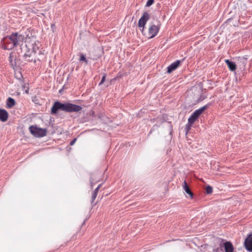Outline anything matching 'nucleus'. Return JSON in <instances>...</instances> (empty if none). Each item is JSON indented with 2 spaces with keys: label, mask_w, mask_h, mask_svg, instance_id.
<instances>
[{
  "label": "nucleus",
  "mask_w": 252,
  "mask_h": 252,
  "mask_svg": "<svg viewBox=\"0 0 252 252\" xmlns=\"http://www.w3.org/2000/svg\"><path fill=\"white\" fill-rule=\"evenodd\" d=\"M25 46L26 51L24 55L25 59L28 62H32L35 60H39L45 54V50H41L39 47L41 46L40 42L37 41L34 37H27L25 39Z\"/></svg>",
  "instance_id": "f257e3e1"
},
{
  "label": "nucleus",
  "mask_w": 252,
  "mask_h": 252,
  "mask_svg": "<svg viewBox=\"0 0 252 252\" xmlns=\"http://www.w3.org/2000/svg\"><path fill=\"white\" fill-rule=\"evenodd\" d=\"M82 107L76 104L65 103H62L60 101H56L51 108V114H56L59 110L66 112H78L81 110Z\"/></svg>",
  "instance_id": "f03ea898"
},
{
  "label": "nucleus",
  "mask_w": 252,
  "mask_h": 252,
  "mask_svg": "<svg viewBox=\"0 0 252 252\" xmlns=\"http://www.w3.org/2000/svg\"><path fill=\"white\" fill-rule=\"evenodd\" d=\"M207 108L208 105H206L201 107L199 109L196 110L189 118L187 126L189 127L191 126V125L195 122L197 118L199 116V115H201L203 111L207 109Z\"/></svg>",
  "instance_id": "7ed1b4c3"
},
{
  "label": "nucleus",
  "mask_w": 252,
  "mask_h": 252,
  "mask_svg": "<svg viewBox=\"0 0 252 252\" xmlns=\"http://www.w3.org/2000/svg\"><path fill=\"white\" fill-rule=\"evenodd\" d=\"M30 132L35 137H42L46 135L47 130L46 128L38 127L36 126H30Z\"/></svg>",
  "instance_id": "20e7f679"
},
{
  "label": "nucleus",
  "mask_w": 252,
  "mask_h": 252,
  "mask_svg": "<svg viewBox=\"0 0 252 252\" xmlns=\"http://www.w3.org/2000/svg\"><path fill=\"white\" fill-rule=\"evenodd\" d=\"M14 39L12 33L3 39V48L6 50H11L14 47Z\"/></svg>",
  "instance_id": "39448f33"
},
{
  "label": "nucleus",
  "mask_w": 252,
  "mask_h": 252,
  "mask_svg": "<svg viewBox=\"0 0 252 252\" xmlns=\"http://www.w3.org/2000/svg\"><path fill=\"white\" fill-rule=\"evenodd\" d=\"M159 30V27L155 25H152L149 28V30L147 33H144L145 35L149 38L154 37L158 33Z\"/></svg>",
  "instance_id": "423d86ee"
},
{
  "label": "nucleus",
  "mask_w": 252,
  "mask_h": 252,
  "mask_svg": "<svg viewBox=\"0 0 252 252\" xmlns=\"http://www.w3.org/2000/svg\"><path fill=\"white\" fill-rule=\"evenodd\" d=\"M12 34L14 39V47L18 46H21L25 38L24 35L19 34L18 32L13 33Z\"/></svg>",
  "instance_id": "0eeeda50"
},
{
  "label": "nucleus",
  "mask_w": 252,
  "mask_h": 252,
  "mask_svg": "<svg viewBox=\"0 0 252 252\" xmlns=\"http://www.w3.org/2000/svg\"><path fill=\"white\" fill-rule=\"evenodd\" d=\"M150 15L149 13L145 11L143 13L142 17L138 22V26L140 28L143 27L142 32H143L144 26L146 25L147 21L149 19Z\"/></svg>",
  "instance_id": "6e6552de"
},
{
  "label": "nucleus",
  "mask_w": 252,
  "mask_h": 252,
  "mask_svg": "<svg viewBox=\"0 0 252 252\" xmlns=\"http://www.w3.org/2000/svg\"><path fill=\"white\" fill-rule=\"evenodd\" d=\"M9 61L11 66L13 68L20 65L19 61L17 60L15 53H12L10 54Z\"/></svg>",
  "instance_id": "1a4fd4ad"
},
{
  "label": "nucleus",
  "mask_w": 252,
  "mask_h": 252,
  "mask_svg": "<svg viewBox=\"0 0 252 252\" xmlns=\"http://www.w3.org/2000/svg\"><path fill=\"white\" fill-rule=\"evenodd\" d=\"M244 244L246 249L248 251L252 252V233L245 239Z\"/></svg>",
  "instance_id": "9d476101"
},
{
  "label": "nucleus",
  "mask_w": 252,
  "mask_h": 252,
  "mask_svg": "<svg viewBox=\"0 0 252 252\" xmlns=\"http://www.w3.org/2000/svg\"><path fill=\"white\" fill-rule=\"evenodd\" d=\"M181 62L180 60H177L175 62L172 63L167 67V72L168 73H170L173 71L175 70L179 66Z\"/></svg>",
  "instance_id": "9b49d317"
},
{
  "label": "nucleus",
  "mask_w": 252,
  "mask_h": 252,
  "mask_svg": "<svg viewBox=\"0 0 252 252\" xmlns=\"http://www.w3.org/2000/svg\"><path fill=\"white\" fill-rule=\"evenodd\" d=\"M8 113L6 110L0 109V120L1 122H6L8 119Z\"/></svg>",
  "instance_id": "f8f14e48"
},
{
  "label": "nucleus",
  "mask_w": 252,
  "mask_h": 252,
  "mask_svg": "<svg viewBox=\"0 0 252 252\" xmlns=\"http://www.w3.org/2000/svg\"><path fill=\"white\" fill-rule=\"evenodd\" d=\"M183 188L184 189V190L186 191V192L189 195V197L190 198H192L193 196V193L190 189L189 186L187 184V181L186 180L184 181L183 185Z\"/></svg>",
  "instance_id": "ddd939ff"
},
{
  "label": "nucleus",
  "mask_w": 252,
  "mask_h": 252,
  "mask_svg": "<svg viewBox=\"0 0 252 252\" xmlns=\"http://www.w3.org/2000/svg\"><path fill=\"white\" fill-rule=\"evenodd\" d=\"M224 247L225 252H233V246L229 242H226L224 243Z\"/></svg>",
  "instance_id": "4468645a"
},
{
  "label": "nucleus",
  "mask_w": 252,
  "mask_h": 252,
  "mask_svg": "<svg viewBox=\"0 0 252 252\" xmlns=\"http://www.w3.org/2000/svg\"><path fill=\"white\" fill-rule=\"evenodd\" d=\"M225 62L230 70L234 71L236 69V65L235 63L230 61L229 60H226Z\"/></svg>",
  "instance_id": "2eb2a0df"
},
{
  "label": "nucleus",
  "mask_w": 252,
  "mask_h": 252,
  "mask_svg": "<svg viewBox=\"0 0 252 252\" xmlns=\"http://www.w3.org/2000/svg\"><path fill=\"white\" fill-rule=\"evenodd\" d=\"M15 105V100L11 98V97H8L7 102H6V106L7 108H11L13 106H14Z\"/></svg>",
  "instance_id": "dca6fc26"
},
{
  "label": "nucleus",
  "mask_w": 252,
  "mask_h": 252,
  "mask_svg": "<svg viewBox=\"0 0 252 252\" xmlns=\"http://www.w3.org/2000/svg\"><path fill=\"white\" fill-rule=\"evenodd\" d=\"M99 188H100V185H99L95 189V190L94 191V193H93V194L92 195V201H94L95 199L96 198V196H97V194L98 193V191L99 190Z\"/></svg>",
  "instance_id": "f3484780"
},
{
  "label": "nucleus",
  "mask_w": 252,
  "mask_h": 252,
  "mask_svg": "<svg viewBox=\"0 0 252 252\" xmlns=\"http://www.w3.org/2000/svg\"><path fill=\"white\" fill-rule=\"evenodd\" d=\"M79 61L84 62L86 64H88V60H87V59L86 58V57L83 54H81L80 55Z\"/></svg>",
  "instance_id": "a211bd4d"
},
{
  "label": "nucleus",
  "mask_w": 252,
  "mask_h": 252,
  "mask_svg": "<svg viewBox=\"0 0 252 252\" xmlns=\"http://www.w3.org/2000/svg\"><path fill=\"white\" fill-rule=\"evenodd\" d=\"M238 61L242 63L243 67H244L246 63V59L244 58H239Z\"/></svg>",
  "instance_id": "6ab92c4d"
},
{
  "label": "nucleus",
  "mask_w": 252,
  "mask_h": 252,
  "mask_svg": "<svg viewBox=\"0 0 252 252\" xmlns=\"http://www.w3.org/2000/svg\"><path fill=\"white\" fill-rule=\"evenodd\" d=\"M212 192H213V189H212V188L211 186H207L206 188V192L207 194H210Z\"/></svg>",
  "instance_id": "aec40b11"
},
{
  "label": "nucleus",
  "mask_w": 252,
  "mask_h": 252,
  "mask_svg": "<svg viewBox=\"0 0 252 252\" xmlns=\"http://www.w3.org/2000/svg\"><path fill=\"white\" fill-rule=\"evenodd\" d=\"M106 77V74L103 73L101 80L100 82L99 83V86L101 85L105 82Z\"/></svg>",
  "instance_id": "412c9836"
},
{
  "label": "nucleus",
  "mask_w": 252,
  "mask_h": 252,
  "mask_svg": "<svg viewBox=\"0 0 252 252\" xmlns=\"http://www.w3.org/2000/svg\"><path fill=\"white\" fill-rule=\"evenodd\" d=\"M22 87L23 88V89L25 90V93L26 94H28L29 93L28 85V84H24L23 85H22Z\"/></svg>",
  "instance_id": "4be33fe9"
},
{
  "label": "nucleus",
  "mask_w": 252,
  "mask_h": 252,
  "mask_svg": "<svg viewBox=\"0 0 252 252\" xmlns=\"http://www.w3.org/2000/svg\"><path fill=\"white\" fill-rule=\"evenodd\" d=\"M154 0H148L146 3L147 6H150L153 4Z\"/></svg>",
  "instance_id": "5701e85b"
},
{
  "label": "nucleus",
  "mask_w": 252,
  "mask_h": 252,
  "mask_svg": "<svg viewBox=\"0 0 252 252\" xmlns=\"http://www.w3.org/2000/svg\"><path fill=\"white\" fill-rule=\"evenodd\" d=\"M76 140V138H74L73 140H72L70 143V145H74V144L75 143V141Z\"/></svg>",
  "instance_id": "b1692460"
},
{
  "label": "nucleus",
  "mask_w": 252,
  "mask_h": 252,
  "mask_svg": "<svg viewBox=\"0 0 252 252\" xmlns=\"http://www.w3.org/2000/svg\"><path fill=\"white\" fill-rule=\"evenodd\" d=\"M16 76V77H17V78H18V79H20V78L22 77V74H21V73H20V72H19V73H18V75H17V76Z\"/></svg>",
  "instance_id": "393cba45"
}]
</instances>
